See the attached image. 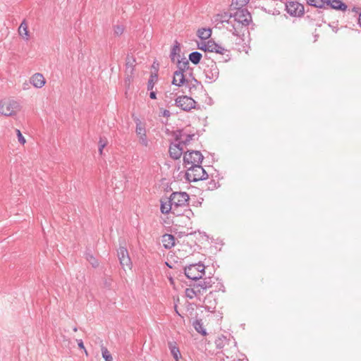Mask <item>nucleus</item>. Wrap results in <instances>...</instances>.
Here are the masks:
<instances>
[{"label":"nucleus","instance_id":"1","mask_svg":"<svg viewBox=\"0 0 361 361\" xmlns=\"http://www.w3.org/2000/svg\"><path fill=\"white\" fill-rule=\"evenodd\" d=\"M233 21L237 23L235 27L229 28L226 27L228 31L237 37L244 35L245 28L252 22V16L247 8H236V11L233 13Z\"/></svg>","mask_w":361,"mask_h":361},{"label":"nucleus","instance_id":"2","mask_svg":"<svg viewBox=\"0 0 361 361\" xmlns=\"http://www.w3.org/2000/svg\"><path fill=\"white\" fill-rule=\"evenodd\" d=\"M189 195L185 192H173L169 197V200L173 206V214L176 216L185 215V212L188 210L187 208L189 205Z\"/></svg>","mask_w":361,"mask_h":361},{"label":"nucleus","instance_id":"3","mask_svg":"<svg viewBox=\"0 0 361 361\" xmlns=\"http://www.w3.org/2000/svg\"><path fill=\"white\" fill-rule=\"evenodd\" d=\"M185 179L189 182H197L208 178V174L201 165L189 166L185 173Z\"/></svg>","mask_w":361,"mask_h":361},{"label":"nucleus","instance_id":"4","mask_svg":"<svg viewBox=\"0 0 361 361\" xmlns=\"http://www.w3.org/2000/svg\"><path fill=\"white\" fill-rule=\"evenodd\" d=\"M204 265L199 262L186 266L184 268V272L187 278L196 281L204 276Z\"/></svg>","mask_w":361,"mask_h":361},{"label":"nucleus","instance_id":"5","mask_svg":"<svg viewBox=\"0 0 361 361\" xmlns=\"http://www.w3.org/2000/svg\"><path fill=\"white\" fill-rule=\"evenodd\" d=\"M198 286L201 290H206L209 288H213L212 291L207 295V299L209 298L213 293L214 291L216 292L218 290H221V288L224 287L223 284L219 281L218 278L216 277H206L203 279V281H200Z\"/></svg>","mask_w":361,"mask_h":361},{"label":"nucleus","instance_id":"6","mask_svg":"<svg viewBox=\"0 0 361 361\" xmlns=\"http://www.w3.org/2000/svg\"><path fill=\"white\" fill-rule=\"evenodd\" d=\"M203 155L197 150H188L183 154V164L186 169L195 165H201Z\"/></svg>","mask_w":361,"mask_h":361},{"label":"nucleus","instance_id":"7","mask_svg":"<svg viewBox=\"0 0 361 361\" xmlns=\"http://www.w3.org/2000/svg\"><path fill=\"white\" fill-rule=\"evenodd\" d=\"M19 109V103L14 100L3 99L0 101V114L4 116H11L15 115Z\"/></svg>","mask_w":361,"mask_h":361},{"label":"nucleus","instance_id":"8","mask_svg":"<svg viewBox=\"0 0 361 361\" xmlns=\"http://www.w3.org/2000/svg\"><path fill=\"white\" fill-rule=\"evenodd\" d=\"M177 70L175 71V75L181 76L180 83L188 82V79H186L185 73L188 71H190V75L192 77V68L190 67L188 60L183 57L181 59H178L176 63Z\"/></svg>","mask_w":361,"mask_h":361},{"label":"nucleus","instance_id":"9","mask_svg":"<svg viewBox=\"0 0 361 361\" xmlns=\"http://www.w3.org/2000/svg\"><path fill=\"white\" fill-rule=\"evenodd\" d=\"M175 105L185 111H190L193 109H200L196 107V102L191 97L187 95L177 97L175 99Z\"/></svg>","mask_w":361,"mask_h":361},{"label":"nucleus","instance_id":"10","mask_svg":"<svg viewBox=\"0 0 361 361\" xmlns=\"http://www.w3.org/2000/svg\"><path fill=\"white\" fill-rule=\"evenodd\" d=\"M204 73L208 82L212 83L215 82L219 76V70L216 62L211 60L209 63L206 65L204 69Z\"/></svg>","mask_w":361,"mask_h":361},{"label":"nucleus","instance_id":"11","mask_svg":"<svg viewBox=\"0 0 361 361\" xmlns=\"http://www.w3.org/2000/svg\"><path fill=\"white\" fill-rule=\"evenodd\" d=\"M117 256L123 269H131L133 263L126 247L120 246L117 250Z\"/></svg>","mask_w":361,"mask_h":361},{"label":"nucleus","instance_id":"12","mask_svg":"<svg viewBox=\"0 0 361 361\" xmlns=\"http://www.w3.org/2000/svg\"><path fill=\"white\" fill-rule=\"evenodd\" d=\"M286 10L292 16H301L304 14V6L297 1H288L286 4Z\"/></svg>","mask_w":361,"mask_h":361},{"label":"nucleus","instance_id":"13","mask_svg":"<svg viewBox=\"0 0 361 361\" xmlns=\"http://www.w3.org/2000/svg\"><path fill=\"white\" fill-rule=\"evenodd\" d=\"M182 142H179L178 143L173 144L171 143L169 146V155L170 157L174 159H179L181 155L183 153V149L181 147Z\"/></svg>","mask_w":361,"mask_h":361},{"label":"nucleus","instance_id":"14","mask_svg":"<svg viewBox=\"0 0 361 361\" xmlns=\"http://www.w3.org/2000/svg\"><path fill=\"white\" fill-rule=\"evenodd\" d=\"M186 85L189 89V94L190 95L195 94V91L203 92L204 86L201 83L200 81L197 80L193 75L192 76V80L189 82L188 80V82H185Z\"/></svg>","mask_w":361,"mask_h":361},{"label":"nucleus","instance_id":"15","mask_svg":"<svg viewBox=\"0 0 361 361\" xmlns=\"http://www.w3.org/2000/svg\"><path fill=\"white\" fill-rule=\"evenodd\" d=\"M326 6L338 11H345L347 5L341 0H326Z\"/></svg>","mask_w":361,"mask_h":361},{"label":"nucleus","instance_id":"16","mask_svg":"<svg viewBox=\"0 0 361 361\" xmlns=\"http://www.w3.org/2000/svg\"><path fill=\"white\" fill-rule=\"evenodd\" d=\"M207 47H209V52H214L224 55L226 52L228 51V50L223 47L221 45L216 43L212 39L209 40V45H207Z\"/></svg>","mask_w":361,"mask_h":361},{"label":"nucleus","instance_id":"17","mask_svg":"<svg viewBox=\"0 0 361 361\" xmlns=\"http://www.w3.org/2000/svg\"><path fill=\"white\" fill-rule=\"evenodd\" d=\"M163 245L166 249L172 248L176 244V238L172 234L166 233L161 237Z\"/></svg>","mask_w":361,"mask_h":361},{"label":"nucleus","instance_id":"18","mask_svg":"<svg viewBox=\"0 0 361 361\" xmlns=\"http://www.w3.org/2000/svg\"><path fill=\"white\" fill-rule=\"evenodd\" d=\"M30 82L34 87L41 88L44 85L45 80L41 73H35L30 78Z\"/></svg>","mask_w":361,"mask_h":361},{"label":"nucleus","instance_id":"19","mask_svg":"<svg viewBox=\"0 0 361 361\" xmlns=\"http://www.w3.org/2000/svg\"><path fill=\"white\" fill-rule=\"evenodd\" d=\"M168 200H169V197H162L161 200H160V202H161V207H160V209H161V212L162 214H169V212H172L173 213V206L171 205V202H168Z\"/></svg>","mask_w":361,"mask_h":361},{"label":"nucleus","instance_id":"20","mask_svg":"<svg viewBox=\"0 0 361 361\" xmlns=\"http://www.w3.org/2000/svg\"><path fill=\"white\" fill-rule=\"evenodd\" d=\"M200 294H202V291L197 283L194 284L193 288H188L185 290V295L190 299Z\"/></svg>","mask_w":361,"mask_h":361},{"label":"nucleus","instance_id":"21","mask_svg":"<svg viewBox=\"0 0 361 361\" xmlns=\"http://www.w3.org/2000/svg\"><path fill=\"white\" fill-rule=\"evenodd\" d=\"M168 345L173 358L176 361H178L179 358L181 357V355L179 348L176 346V343L175 342L170 341L168 343Z\"/></svg>","mask_w":361,"mask_h":361},{"label":"nucleus","instance_id":"22","mask_svg":"<svg viewBox=\"0 0 361 361\" xmlns=\"http://www.w3.org/2000/svg\"><path fill=\"white\" fill-rule=\"evenodd\" d=\"M192 326L195 331L202 336H206L207 331L203 327L202 320L201 319H197L192 322Z\"/></svg>","mask_w":361,"mask_h":361},{"label":"nucleus","instance_id":"23","mask_svg":"<svg viewBox=\"0 0 361 361\" xmlns=\"http://www.w3.org/2000/svg\"><path fill=\"white\" fill-rule=\"evenodd\" d=\"M202 58V54L199 51H192L188 56V61H190L192 63L197 65L200 63Z\"/></svg>","mask_w":361,"mask_h":361},{"label":"nucleus","instance_id":"24","mask_svg":"<svg viewBox=\"0 0 361 361\" xmlns=\"http://www.w3.org/2000/svg\"><path fill=\"white\" fill-rule=\"evenodd\" d=\"M180 51V43L178 41H175V43L171 49V54H170L171 60L172 62L175 61V57L176 55L180 56V54H179Z\"/></svg>","mask_w":361,"mask_h":361},{"label":"nucleus","instance_id":"25","mask_svg":"<svg viewBox=\"0 0 361 361\" xmlns=\"http://www.w3.org/2000/svg\"><path fill=\"white\" fill-rule=\"evenodd\" d=\"M233 18V13L229 12H224L217 15V20L222 23H226L230 24L231 18Z\"/></svg>","mask_w":361,"mask_h":361},{"label":"nucleus","instance_id":"26","mask_svg":"<svg viewBox=\"0 0 361 361\" xmlns=\"http://www.w3.org/2000/svg\"><path fill=\"white\" fill-rule=\"evenodd\" d=\"M212 30L210 28H200L197 30V36L201 39H207L211 37Z\"/></svg>","mask_w":361,"mask_h":361},{"label":"nucleus","instance_id":"27","mask_svg":"<svg viewBox=\"0 0 361 361\" xmlns=\"http://www.w3.org/2000/svg\"><path fill=\"white\" fill-rule=\"evenodd\" d=\"M126 66L127 71H129L130 73L132 74L134 70L135 59L133 56L128 55L126 60Z\"/></svg>","mask_w":361,"mask_h":361},{"label":"nucleus","instance_id":"28","mask_svg":"<svg viewBox=\"0 0 361 361\" xmlns=\"http://www.w3.org/2000/svg\"><path fill=\"white\" fill-rule=\"evenodd\" d=\"M18 32L20 36L27 39V37L29 36V32L27 30V25L25 22V20H23L21 24L20 25V27L18 28Z\"/></svg>","mask_w":361,"mask_h":361},{"label":"nucleus","instance_id":"29","mask_svg":"<svg viewBox=\"0 0 361 361\" xmlns=\"http://www.w3.org/2000/svg\"><path fill=\"white\" fill-rule=\"evenodd\" d=\"M307 4L310 6L317 8H325L326 0H307Z\"/></svg>","mask_w":361,"mask_h":361},{"label":"nucleus","instance_id":"30","mask_svg":"<svg viewBox=\"0 0 361 361\" xmlns=\"http://www.w3.org/2000/svg\"><path fill=\"white\" fill-rule=\"evenodd\" d=\"M157 78H158V75L157 73H151L150 77L147 82V90H153V88L154 87L155 82L157 80Z\"/></svg>","mask_w":361,"mask_h":361},{"label":"nucleus","instance_id":"31","mask_svg":"<svg viewBox=\"0 0 361 361\" xmlns=\"http://www.w3.org/2000/svg\"><path fill=\"white\" fill-rule=\"evenodd\" d=\"M86 259L91 264V265L96 268L99 266L98 260L90 252L85 253Z\"/></svg>","mask_w":361,"mask_h":361},{"label":"nucleus","instance_id":"32","mask_svg":"<svg viewBox=\"0 0 361 361\" xmlns=\"http://www.w3.org/2000/svg\"><path fill=\"white\" fill-rule=\"evenodd\" d=\"M228 342V339L226 336H221L215 341V344L217 348H222L225 344Z\"/></svg>","mask_w":361,"mask_h":361},{"label":"nucleus","instance_id":"33","mask_svg":"<svg viewBox=\"0 0 361 361\" xmlns=\"http://www.w3.org/2000/svg\"><path fill=\"white\" fill-rule=\"evenodd\" d=\"M102 354L105 361H113V357L106 348H102Z\"/></svg>","mask_w":361,"mask_h":361},{"label":"nucleus","instance_id":"34","mask_svg":"<svg viewBox=\"0 0 361 361\" xmlns=\"http://www.w3.org/2000/svg\"><path fill=\"white\" fill-rule=\"evenodd\" d=\"M173 134L175 137V140L178 142H182L180 140L182 137L185 136V133H183V129H178L173 131Z\"/></svg>","mask_w":361,"mask_h":361},{"label":"nucleus","instance_id":"35","mask_svg":"<svg viewBox=\"0 0 361 361\" xmlns=\"http://www.w3.org/2000/svg\"><path fill=\"white\" fill-rule=\"evenodd\" d=\"M135 131L138 136L145 135V134H146L145 128L142 126L140 122L136 123V130Z\"/></svg>","mask_w":361,"mask_h":361},{"label":"nucleus","instance_id":"36","mask_svg":"<svg viewBox=\"0 0 361 361\" xmlns=\"http://www.w3.org/2000/svg\"><path fill=\"white\" fill-rule=\"evenodd\" d=\"M124 26L122 25H116L114 27V33L116 36L121 35L124 32Z\"/></svg>","mask_w":361,"mask_h":361},{"label":"nucleus","instance_id":"37","mask_svg":"<svg viewBox=\"0 0 361 361\" xmlns=\"http://www.w3.org/2000/svg\"><path fill=\"white\" fill-rule=\"evenodd\" d=\"M180 79H181V76L175 75V72H174L173 78V80H172V85L177 86V87H181L183 85H186V83H180Z\"/></svg>","mask_w":361,"mask_h":361},{"label":"nucleus","instance_id":"38","mask_svg":"<svg viewBox=\"0 0 361 361\" xmlns=\"http://www.w3.org/2000/svg\"><path fill=\"white\" fill-rule=\"evenodd\" d=\"M250 2V0H233V4H235L238 8H243V6L248 4Z\"/></svg>","mask_w":361,"mask_h":361},{"label":"nucleus","instance_id":"39","mask_svg":"<svg viewBox=\"0 0 361 361\" xmlns=\"http://www.w3.org/2000/svg\"><path fill=\"white\" fill-rule=\"evenodd\" d=\"M186 137L184 140H182V145H189L190 142L193 140L195 135L194 133L192 134H187L185 135Z\"/></svg>","mask_w":361,"mask_h":361},{"label":"nucleus","instance_id":"40","mask_svg":"<svg viewBox=\"0 0 361 361\" xmlns=\"http://www.w3.org/2000/svg\"><path fill=\"white\" fill-rule=\"evenodd\" d=\"M207 45H209V40L207 42H203L201 44H198V49L204 51H208L209 52V47H207Z\"/></svg>","mask_w":361,"mask_h":361},{"label":"nucleus","instance_id":"41","mask_svg":"<svg viewBox=\"0 0 361 361\" xmlns=\"http://www.w3.org/2000/svg\"><path fill=\"white\" fill-rule=\"evenodd\" d=\"M16 133L19 142L22 145H24L26 141L25 137L23 136L22 133H20V130L16 129Z\"/></svg>","mask_w":361,"mask_h":361},{"label":"nucleus","instance_id":"42","mask_svg":"<svg viewBox=\"0 0 361 361\" xmlns=\"http://www.w3.org/2000/svg\"><path fill=\"white\" fill-rule=\"evenodd\" d=\"M140 142L143 146H147L148 140L146 134L145 135H140Z\"/></svg>","mask_w":361,"mask_h":361},{"label":"nucleus","instance_id":"43","mask_svg":"<svg viewBox=\"0 0 361 361\" xmlns=\"http://www.w3.org/2000/svg\"><path fill=\"white\" fill-rule=\"evenodd\" d=\"M107 143H108V142L106 138L103 139V137H102L99 138V145H104V146L106 147Z\"/></svg>","mask_w":361,"mask_h":361},{"label":"nucleus","instance_id":"44","mask_svg":"<svg viewBox=\"0 0 361 361\" xmlns=\"http://www.w3.org/2000/svg\"><path fill=\"white\" fill-rule=\"evenodd\" d=\"M150 92H149V97L152 99H157V92L156 91H154L153 90H149Z\"/></svg>","mask_w":361,"mask_h":361},{"label":"nucleus","instance_id":"45","mask_svg":"<svg viewBox=\"0 0 361 361\" xmlns=\"http://www.w3.org/2000/svg\"><path fill=\"white\" fill-rule=\"evenodd\" d=\"M162 116H164V117H169L170 115H171V113L169 110H166V109H164L162 111Z\"/></svg>","mask_w":361,"mask_h":361},{"label":"nucleus","instance_id":"46","mask_svg":"<svg viewBox=\"0 0 361 361\" xmlns=\"http://www.w3.org/2000/svg\"><path fill=\"white\" fill-rule=\"evenodd\" d=\"M208 188H209V189H211V190L216 188V183L214 182V180H212L209 182V186Z\"/></svg>","mask_w":361,"mask_h":361},{"label":"nucleus","instance_id":"47","mask_svg":"<svg viewBox=\"0 0 361 361\" xmlns=\"http://www.w3.org/2000/svg\"><path fill=\"white\" fill-rule=\"evenodd\" d=\"M77 342H78V345L79 348L85 349V346H84L83 342H82V341L81 339L77 340Z\"/></svg>","mask_w":361,"mask_h":361},{"label":"nucleus","instance_id":"48","mask_svg":"<svg viewBox=\"0 0 361 361\" xmlns=\"http://www.w3.org/2000/svg\"><path fill=\"white\" fill-rule=\"evenodd\" d=\"M237 25V23L235 22H233L231 20H230V24H228V26L229 28H232V27H235V25Z\"/></svg>","mask_w":361,"mask_h":361},{"label":"nucleus","instance_id":"49","mask_svg":"<svg viewBox=\"0 0 361 361\" xmlns=\"http://www.w3.org/2000/svg\"><path fill=\"white\" fill-rule=\"evenodd\" d=\"M104 147H105L104 146V145H99V149H98V150H99V153L100 154H102V152H103V149H104Z\"/></svg>","mask_w":361,"mask_h":361},{"label":"nucleus","instance_id":"50","mask_svg":"<svg viewBox=\"0 0 361 361\" xmlns=\"http://www.w3.org/2000/svg\"><path fill=\"white\" fill-rule=\"evenodd\" d=\"M358 24L361 27V13L360 14L359 18H358Z\"/></svg>","mask_w":361,"mask_h":361},{"label":"nucleus","instance_id":"51","mask_svg":"<svg viewBox=\"0 0 361 361\" xmlns=\"http://www.w3.org/2000/svg\"><path fill=\"white\" fill-rule=\"evenodd\" d=\"M310 12H311V11L308 8V9L307 10V13H310Z\"/></svg>","mask_w":361,"mask_h":361},{"label":"nucleus","instance_id":"52","mask_svg":"<svg viewBox=\"0 0 361 361\" xmlns=\"http://www.w3.org/2000/svg\"><path fill=\"white\" fill-rule=\"evenodd\" d=\"M77 330H78V329H77V328H76V327H75V328L73 329V331H77Z\"/></svg>","mask_w":361,"mask_h":361},{"label":"nucleus","instance_id":"53","mask_svg":"<svg viewBox=\"0 0 361 361\" xmlns=\"http://www.w3.org/2000/svg\"><path fill=\"white\" fill-rule=\"evenodd\" d=\"M205 57H207L208 59H210L209 56L205 55Z\"/></svg>","mask_w":361,"mask_h":361},{"label":"nucleus","instance_id":"54","mask_svg":"<svg viewBox=\"0 0 361 361\" xmlns=\"http://www.w3.org/2000/svg\"><path fill=\"white\" fill-rule=\"evenodd\" d=\"M205 57H207L208 59H210L209 56L205 55Z\"/></svg>","mask_w":361,"mask_h":361},{"label":"nucleus","instance_id":"55","mask_svg":"<svg viewBox=\"0 0 361 361\" xmlns=\"http://www.w3.org/2000/svg\"><path fill=\"white\" fill-rule=\"evenodd\" d=\"M205 57H207L208 59H210L209 56L205 55Z\"/></svg>","mask_w":361,"mask_h":361},{"label":"nucleus","instance_id":"56","mask_svg":"<svg viewBox=\"0 0 361 361\" xmlns=\"http://www.w3.org/2000/svg\"><path fill=\"white\" fill-rule=\"evenodd\" d=\"M316 12L319 14L320 13V11H318L317 10L316 11Z\"/></svg>","mask_w":361,"mask_h":361},{"label":"nucleus","instance_id":"57","mask_svg":"<svg viewBox=\"0 0 361 361\" xmlns=\"http://www.w3.org/2000/svg\"><path fill=\"white\" fill-rule=\"evenodd\" d=\"M175 308L176 309L177 308V306L176 305L175 306ZM176 312L178 314V311L176 310Z\"/></svg>","mask_w":361,"mask_h":361}]
</instances>
